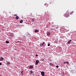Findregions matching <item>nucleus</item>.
<instances>
[{
    "mask_svg": "<svg viewBox=\"0 0 76 76\" xmlns=\"http://www.w3.org/2000/svg\"><path fill=\"white\" fill-rule=\"evenodd\" d=\"M40 46L41 47H42L43 46V47H45V42H43L42 44H40Z\"/></svg>",
    "mask_w": 76,
    "mask_h": 76,
    "instance_id": "1",
    "label": "nucleus"
},
{
    "mask_svg": "<svg viewBox=\"0 0 76 76\" xmlns=\"http://www.w3.org/2000/svg\"><path fill=\"white\" fill-rule=\"evenodd\" d=\"M64 16L65 17H66V18H68L69 16V15L67 14H65L64 15Z\"/></svg>",
    "mask_w": 76,
    "mask_h": 76,
    "instance_id": "2",
    "label": "nucleus"
},
{
    "mask_svg": "<svg viewBox=\"0 0 76 76\" xmlns=\"http://www.w3.org/2000/svg\"><path fill=\"white\" fill-rule=\"evenodd\" d=\"M38 63H39V61L38 60L36 61L35 65H37L38 64Z\"/></svg>",
    "mask_w": 76,
    "mask_h": 76,
    "instance_id": "3",
    "label": "nucleus"
},
{
    "mask_svg": "<svg viewBox=\"0 0 76 76\" xmlns=\"http://www.w3.org/2000/svg\"><path fill=\"white\" fill-rule=\"evenodd\" d=\"M28 34V33H26L25 34V36L26 37H29V35Z\"/></svg>",
    "mask_w": 76,
    "mask_h": 76,
    "instance_id": "4",
    "label": "nucleus"
},
{
    "mask_svg": "<svg viewBox=\"0 0 76 76\" xmlns=\"http://www.w3.org/2000/svg\"><path fill=\"white\" fill-rule=\"evenodd\" d=\"M47 35L48 37V36H50V35H51V34L50 32H48L47 33Z\"/></svg>",
    "mask_w": 76,
    "mask_h": 76,
    "instance_id": "5",
    "label": "nucleus"
},
{
    "mask_svg": "<svg viewBox=\"0 0 76 76\" xmlns=\"http://www.w3.org/2000/svg\"><path fill=\"white\" fill-rule=\"evenodd\" d=\"M41 74L42 76H43L45 74V73H44V72H41Z\"/></svg>",
    "mask_w": 76,
    "mask_h": 76,
    "instance_id": "6",
    "label": "nucleus"
},
{
    "mask_svg": "<svg viewBox=\"0 0 76 76\" xmlns=\"http://www.w3.org/2000/svg\"><path fill=\"white\" fill-rule=\"evenodd\" d=\"M33 68H34V66H29V68L30 69H33Z\"/></svg>",
    "mask_w": 76,
    "mask_h": 76,
    "instance_id": "7",
    "label": "nucleus"
},
{
    "mask_svg": "<svg viewBox=\"0 0 76 76\" xmlns=\"http://www.w3.org/2000/svg\"><path fill=\"white\" fill-rule=\"evenodd\" d=\"M4 59L3 58L1 57L0 59V61H2V60H3Z\"/></svg>",
    "mask_w": 76,
    "mask_h": 76,
    "instance_id": "8",
    "label": "nucleus"
},
{
    "mask_svg": "<svg viewBox=\"0 0 76 76\" xmlns=\"http://www.w3.org/2000/svg\"><path fill=\"white\" fill-rule=\"evenodd\" d=\"M35 32H39V30H34Z\"/></svg>",
    "mask_w": 76,
    "mask_h": 76,
    "instance_id": "9",
    "label": "nucleus"
},
{
    "mask_svg": "<svg viewBox=\"0 0 76 76\" xmlns=\"http://www.w3.org/2000/svg\"><path fill=\"white\" fill-rule=\"evenodd\" d=\"M19 19V17L17 16L15 18V19H16L17 20H18Z\"/></svg>",
    "mask_w": 76,
    "mask_h": 76,
    "instance_id": "10",
    "label": "nucleus"
},
{
    "mask_svg": "<svg viewBox=\"0 0 76 76\" xmlns=\"http://www.w3.org/2000/svg\"><path fill=\"white\" fill-rule=\"evenodd\" d=\"M72 41V40H70L68 42V44H70V42Z\"/></svg>",
    "mask_w": 76,
    "mask_h": 76,
    "instance_id": "11",
    "label": "nucleus"
},
{
    "mask_svg": "<svg viewBox=\"0 0 76 76\" xmlns=\"http://www.w3.org/2000/svg\"><path fill=\"white\" fill-rule=\"evenodd\" d=\"M23 23V20H20V23Z\"/></svg>",
    "mask_w": 76,
    "mask_h": 76,
    "instance_id": "12",
    "label": "nucleus"
},
{
    "mask_svg": "<svg viewBox=\"0 0 76 76\" xmlns=\"http://www.w3.org/2000/svg\"><path fill=\"white\" fill-rule=\"evenodd\" d=\"M6 42L7 44H9V41H6Z\"/></svg>",
    "mask_w": 76,
    "mask_h": 76,
    "instance_id": "13",
    "label": "nucleus"
},
{
    "mask_svg": "<svg viewBox=\"0 0 76 76\" xmlns=\"http://www.w3.org/2000/svg\"><path fill=\"white\" fill-rule=\"evenodd\" d=\"M23 71L22 70L21 72V73L22 75H23Z\"/></svg>",
    "mask_w": 76,
    "mask_h": 76,
    "instance_id": "14",
    "label": "nucleus"
},
{
    "mask_svg": "<svg viewBox=\"0 0 76 76\" xmlns=\"http://www.w3.org/2000/svg\"><path fill=\"white\" fill-rule=\"evenodd\" d=\"M71 12L70 11V14H72V13H73V12H74L73 11H72Z\"/></svg>",
    "mask_w": 76,
    "mask_h": 76,
    "instance_id": "15",
    "label": "nucleus"
},
{
    "mask_svg": "<svg viewBox=\"0 0 76 76\" xmlns=\"http://www.w3.org/2000/svg\"><path fill=\"white\" fill-rule=\"evenodd\" d=\"M50 66H53V64H52V63H50Z\"/></svg>",
    "mask_w": 76,
    "mask_h": 76,
    "instance_id": "16",
    "label": "nucleus"
},
{
    "mask_svg": "<svg viewBox=\"0 0 76 76\" xmlns=\"http://www.w3.org/2000/svg\"><path fill=\"white\" fill-rule=\"evenodd\" d=\"M66 64H69V62H67V61H66Z\"/></svg>",
    "mask_w": 76,
    "mask_h": 76,
    "instance_id": "17",
    "label": "nucleus"
},
{
    "mask_svg": "<svg viewBox=\"0 0 76 76\" xmlns=\"http://www.w3.org/2000/svg\"><path fill=\"white\" fill-rule=\"evenodd\" d=\"M30 73L31 74H32V73H33V71H30Z\"/></svg>",
    "mask_w": 76,
    "mask_h": 76,
    "instance_id": "18",
    "label": "nucleus"
},
{
    "mask_svg": "<svg viewBox=\"0 0 76 76\" xmlns=\"http://www.w3.org/2000/svg\"><path fill=\"white\" fill-rule=\"evenodd\" d=\"M31 20H32V21H34V20H35V19H32Z\"/></svg>",
    "mask_w": 76,
    "mask_h": 76,
    "instance_id": "19",
    "label": "nucleus"
},
{
    "mask_svg": "<svg viewBox=\"0 0 76 76\" xmlns=\"http://www.w3.org/2000/svg\"><path fill=\"white\" fill-rule=\"evenodd\" d=\"M13 36V35L12 34H10V36Z\"/></svg>",
    "mask_w": 76,
    "mask_h": 76,
    "instance_id": "20",
    "label": "nucleus"
},
{
    "mask_svg": "<svg viewBox=\"0 0 76 76\" xmlns=\"http://www.w3.org/2000/svg\"><path fill=\"white\" fill-rule=\"evenodd\" d=\"M7 64H10V63L9 62H7Z\"/></svg>",
    "mask_w": 76,
    "mask_h": 76,
    "instance_id": "21",
    "label": "nucleus"
},
{
    "mask_svg": "<svg viewBox=\"0 0 76 76\" xmlns=\"http://www.w3.org/2000/svg\"><path fill=\"white\" fill-rule=\"evenodd\" d=\"M47 4H46V3H45V4H44V5H45V6H47Z\"/></svg>",
    "mask_w": 76,
    "mask_h": 76,
    "instance_id": "22",
    "label": "nucleus"
},
{
    "mask_svg": "<svg viewBox=\"0 0 76 76\" xmlns=\"http://www.w3.org/2000/svg\"><path fill=\"white\" fill-rule=\"evenodd\" d=\"M50 44H48V46H50Z\"/></svg>",
    "mask_w": 76,
    "mask_h": 76,
    "instance_id": "23",
    "label": "nucleus"
},
{
    "mask_svg": "<svg viewBox=\"0 0 76 76\" xmlns=\"http://www.w3.org/2000/svg\"><path fill=\"white\" fill-rule=\"evenodd\" d=\"M65 63H66V62H64V64H65Z\"/></svg>",
    "mask_w": 76,
    "mask_h": 76,
    "instance_id": "24",
    "label": "nucleus"
},
{
    "mask_svg": "<svg viewBox=\"0 0 76 76\" xmlns=\"http://www.w3.org/2000/svg\"><path fill=\"white\" fill-rule=\"evenodd\" d=\"M58 66H56V68H58Z\"/></svg>",
    "mask_w": 76,
    "mask_h": 76,
    "instance_id": "25",
    "label": "nucleus"
},
{
    "mask_svg": "<svg viewBox=\"0 0 76 76\" xmlns=\"http://www.w3.org/2000/svg\"><path fill=\"white\" fill-rule=\"evenodd\" d=\"M17 16V15L16 14L14 15V16Z\"/></svg>",
    "mask_w": 76,
    "mask_h": 76,
    "instance_id": "26",
    "label": "nucleus"
},
{
    "mask_svg": "<svg viewBox=\"0 0 76 76\" xmlns=\"http://www.w3.org/2000/svg\"><path fill=\"white\" fill-rule=\"evenodd\" d=\"M36 57H37V56H38V55H36Z\"/></svg>",
    "mask_w": 76,
    "mask_h": 76,
    "instance_id": "27",
    "label": "nucleus"
},
{
    "mask_svg": "<svg viewBox=\"0 0 76 76\" xmlns=\"http://www.w3.org/2000/svg\"><path fill=\"white\" fill-rule=\"evenodd\" d=\"M0 66H1V63H0Z\"/></svg>",
    "mask_w": 76,
    "mask_h": 76,
    "instance_id": "28",
    "label": "nucleus"
}]
</instances>
